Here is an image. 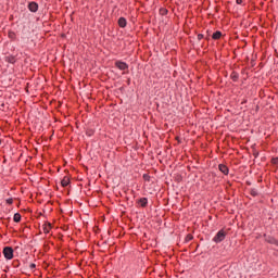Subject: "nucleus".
<instances>
[{
  "label": "nucleus",
  "instance_id": "obj_1",
  "mask_svg": "<svg viewBox=\"0 0 278 278\" xmlns=\"http://www.w3.org/2000/svg\"><path fill=\"white\" fill-rule=\"evenodd\" d=\"M227 237V233L225 232V230H219L213 238V242H216V244H218V242H223V240H225V238Z\"/></svg>",
  "mask_w": 278,
  "mask_h": 278
},
{
  "label": "nucleus",
  "instance_id": "obj_2",
  "mask_svg": "<svg viewBox=\"0 0 278 278\" xmlns=\"http://www.w3.org/2000/svg\"><path fill=\"white\" fill-rule=\"evenodd\" d=\"M3 255L5 260H12V257H14V250L10 247H5L3 249Z\"/></svg>",
  "mask_w": 278,
  "mask_h": 278
},
{
  "label": "nucleus",
  "instance_id": "obj_3",
  "mask_svg": "<svg viewBox=\"0 0 278 278\" xmlns=\"http://www.w3.org/2000/svg\"><path fill=\"white\" fill-rule=\"evenodd\" d=\"M115 66L119 71H127L129 68V65L127 63L123 62V61H116Z\"/></svg>",
  "mask_w": 278,
  "mask_h": 278
},
{
  "label": "nucleus",
  "instance_id": "obj_4",
  "mask_svg": "<svg viewBox=\"0 0 278 278\" xmlns=\"http://www.w3.org/2000/svg\"><path fill=\"white\" fill-rule=\"evenodd\" d=\"M28 10L30 12H38V3H36V2L28 3Z\"/></svg>",
  "mask_w": 278,
  "mask_h": 278
},
{
  "label": "nucleus",
  "instance_id": "obj_5",
  "mask_svg": "<svg viewBox=\"0 0 278 278\" xmlns=\"http://www.w3.org/2000/svg\"><path fill=\"white\" fill-rule=\"evenodd\" d=\"M219 170H220V173H223L224 175H228V174H229V168L227 167V165L220 164V165H219Z\"/></svg>",
  "mask_w": 278,
  "mask_h": 278
},
{
  "label": "nucleus",
  "instance_id": "obj_6",
  "mask_svg": "<svg viewBox=\"0 0 278 278\" xmlns=\"http://www.w3.org/2000/svg\"><path fill=\"white\" fill-rule=\"evenodd\" d=\"M118 25L119 27H127V20L125 17H119Z\"/></svg>",
  "mask_w": 278,
  "mask_h": 278
},
{
  "label": "nucleus",
  "instance_id": "obj_7",
  "mask_svg": "<svg viewBox=\"0 0 278 278\" xmlns=\"http://www.w3.org/2000/svg\"><path fill=\"white\" fill-rule=\"evenodd\" d=\"M42 230L43 233H49V231H51V224H43Z\"/></svg>",
  "mask_w": 278,
  "mask_h": 278
},
{
  "label": "nucleus",
  "instance_id": "obj_8",
  "mask_svg": "<svg viewBox=\"0 0 278 278\" xmlns=\"http://www.w3.org/2000/svg\"><path fill=\"white\" fill-rule=\"evenodd\" d=\"M68 184H71V180L68 179V177H64L61 181V186H63V188H66Z\"/></svg>",
  "mask_w": 278,
  "mask_h": 278
},
{
  "label": "nucleus",
  "instance_id": "obj_9",
  "mask_svg": "<svg viewBox=\"0 0 278 278\" xmlns=\"http://www.w3.org/2000/svg\"><path fill=\"white\" fill-rule=\"evenodd\" d=\"M147 203H149V200H147V198H141L139 200V204L141 205V207H147Z\"/></svg>",
  "mask_w": 278,
  "mask_h": 278
},
{
  "label": "nucleus",
  "instance_id": "obj_10",
  "mask_svg": "<svg viewBox=\"0 0 278 278\" xmlns=\"http://www.w3.org/2000/svg\"><path fill=\"white\" fill-rule=\"evenodd\" d=\"M220 36H223V33L216 31L213 34L212 38L213 40H220Z\"/></svg>",
  "mask_w": 278,
  "mask_h": 278
},
{
  "label": "nucleus",
  "instance_id": "obj_11",
  "mask_svg": "<svg viewBox=\"0 0 278 278\" xmlns=\"http://www.w3.org/2000/svg\"><path fill=\"white\" fill-rule=\"evenodd\" d=\"M14 223H21V215L18 213H15L13 216Z\"/></svg>",
  "mask_w": 278,
  "mask_h": 278
},
{
  "label": "nucleus",
  "instance_id": "obj_12",
  "mask_svg": "<svg viewBox=\"0 0 278 278\" xmlns=\"http://www.w3.org/2000/svg\"><path fill=\"white\" fill-rule=\"evenodd\" d=\"M7 60H8L11 64H14V62H16V60L14 59V56H8Z\"/></svg>",
  "mask_w": 278,
  "mask_h": 278
},
{
  "label": "nucleus",
  "instance_id": "obj_13",
  "mask_svg": "<svg viewBox=\"0 0 278 278\" xmlns=\"http://www.w3.org/2000/svg\"><path fill=\"white\" fill-rule=\"evenodd\" d=\"M250 194L252 195V197H257V190H255V189H252L251 191H250Z\"/></svg>",
  "mask_w": 278,
  "mask_h": 278
},
{
  "label": "nucleus",
  "instance_id": "obj_14",
  "mask_svg": "<svg viewBox=\"0 0 278 278\" xmlns=\"http://www.w3.org/2000/svg\"><path fill=\"white\" fill-rule=\"evenodd\" d=\"M271 163L275 164V166H278V156L271 159Z\"/></svg>",
  "mask_w": 278,
  "mask_h": 278
},
{
  "label": "nucleus",
  "instance_id": "obj_15",
  "mask_svg": "<svg viewBox=\"0 0 278 278\" xmlns=\"http://www.w3.org/2000/svg\"><path fill=\"white\" fill-rule=\"evenodd\" d=\"M29 268H31V269L36 268V264L31 263V264L29 265Z\"/></svg>",
  "mask_w": 278,
  "mask_h": 278
},
{
  "label": "nucleus",
  "instance_id": "obj_16",
  "mask_svg": "<svg viewBox=\"0 0 278 278\" xmlns=\"http://www.w3.org/2000/svg\"><path fill=\"white\" fill-rule=\"evenodd\" d=\"M7 202L9 203V205H12L13 200H12V199H9V200H7Z\"/></svg>",
  "mask_w": 278,
  "mask_h": 278
},
{
  "label": "nucleus",
  "instance_id": "obj_17",
  "mask_svg": "<svg viewBox=\"0 0 278 278\" xmlns=\"http://www.w3.org/2000/svg\"><path fill=\"white\" fill-rule=\"evenodd\" d=\"M236 1H237L238 5H241L242 0H236Z\"/></svg>",
  "mask_w": 278,
  "mask_h": 278
},
{
  "label": "nucleus",
  "instance_id": "obj_18",
  "mask_svg": "<svg viewBox=\"0 0 278 278\" xmlns=\"http://www.w3.org/2000/svg\"><path fill=\"white\" fill-rule=\"evenodd\" d=\"M203 38V35H198V39L201 40Z\"/></svg>",
  "mask_w": 278,
  "mask_h": 278
},
{
  "label": "nucleus",
  "instance_id": "obj_19",
  "mask_svg": "<svg viewBox=\"0 0 278 278\" xmlns=\"http://www.w3.org/2000/svg\"><path fill=\"white\" fill-rule=\"evenodd\" d=\"M0 144H1V140H0Z\"/></svg>",
  "mask_w": 278,
  "mask_h": 278
}]
</instances>
